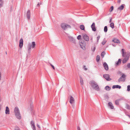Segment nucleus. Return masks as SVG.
Returning <instances> with one entry per match:
<instances>
[{
  "label": "nucleus",
  "mask_w": 130,
  "mask_h": 130,
  "mask_svg": "<svg viewBox=\"0 0 130 130\" xmlns=\"http://www.w3.org/2000/svg\"><path fill=\"white\" fill-rule=\"evenodd\" d=\"M36 45L35 42H32V44L29 43L28 46V52L29 53L30 52V50L31 48H34L35 47Z\"/></svg>",
  "instance_id": "4"
},
{
  "label": "nucleus",
  "mask_w": 130,
  "mask_h": 130,
  "mask_svg": "<svg viewBox=\"0 0 130 130\" xmlns=\"http://www.w3.org/2000/svg\"><path fill=\"white\" fill-rule=\"evenodd\" d=\"M90 84L91 87L97 91L100 90V89L98 85L93 80L91 81Z\"/></svg>",
  "instance_id": "1"
},
{
  "label": "nucleus",
  "mask_w": 130,
  "mask_h": 130,
  "mask_svg": "<svg viewBox=\"0 0 130 130\" xmlns=\"http://www.w3.org/2000/svg\"><path fill=\"white\" fill-rule=\"evenodd\" d=\"M127 67L128 68H130V63H128Z\"/></svg>",
  "instance_id": "41"
},
{
  "label": "nucleus",
  "mask_w": 130,
  "mask_h": 130,
  "mask_svg": "<svg viewBox=\"0 0 130 130\" xmlns=\"http://www.w3.org/2000/svg\"><path fill=\"white\" fill-rule=\"evenodd\" d=\"M6 54H7V52H6Z\"/></svg>",
  "instance_id": "52"
},
{
  "label": "nucleus",
  "mask_w": 130,
  "mask_h": 130,
  "mask_svg": "<svg viewBox=\"0 0 130 130\" xmlns=\"http://www.w3.org/2000/svg\"><path fill=\"white\" fill-rule=\"evenodd\" d=\"M15 129V130H20V129L18 127H16Z\"/></svg>",
  "instance_id": "42"
},
{
  "label": "nucleus",
  "mask_w": 130,
  "mask_h": 130,
  "mask_svg": "<svg viewBox=\"0 0 130 130\" xmlns=\"http://www.w3.org/2000/svg\"><path fill=\"white\" fill-rule=\"evenodd\" d=\"M127 90L128 91H130V85H128L127 86Z\"/></svg>",
  "instance_id": "34"
},
{
  "label": "nucleus",
  "mask_w": 130,
  "mask_h": 130,
  "mask_svg": "<svg viewBox=\"0 0 130 130\" xmlns=\"http://www.w3.org/2000/svg\"><path fill=\"white\" fill-rule=\"evenodd\" d=\"M80 45L81 47L83 50H85L86 49V44L85 43L80 42Z\"/></svg>",
  "instance_id": "10"
},
{
  "label": "nucleus",
  "mask_w": 130,
  "mask_h": 130,
  "mask_svg": "<svg viewBox=\"0 0 130 130\" xmlns=\"http://www.w3.org/2000/svg\"><path fill=\"white\" fill-rule=\"evenodd\" d=\"M105 54V53L104 52H102L101 54V56L103 58Z\"/></svg>",
  "instance_id": "31"
},
{
  "label": "nucleus",
  "mask_w": 130,
  "mask_h": 130,
  "mask_svg": "<svg viewBox=\"0 0 130 130\" xmlns=\"http://www.w3.org/2000/svg\"><path fill=\"white\" fill-rule=\"evenodd\" d=\"M106 41H107L105 40V38H104L103 39V40L102 43V45H104L106 43Z\"/></svg>",
  "instance_id": "26"
},
{
  "label": "nucleus",
  "mask_w": 130,
  "mask_h": 130,
  "mask_svg": "<svg viewBox=\"0 0 130 130\" xmlns=\"http://www.w3.org/2000/svg\"><path fill=\"white\" fill-rule=\"evenodd\" d=\"M100 36L99 35H98L97 37V43H98L99 41V40L100 38Z\"/></svg>",
  "instance_id": "33"
},
{
  "label": "nucleus",
  "mask_w": 130,
  "mask_h": 130,
  "mask_svg": "<svg viewBox=\"0 0 130 130\" xmlns=\"http://www.w3.org/2000/svg\"><path fill=\"white\" fill-rule=\"evenodd\" d=\"M112 41L113 42H114L115 43H120V42L119 40L118 39L115 38L113 40H112Z\"/></svg>",
  "instance_id": "18"
},
{
  "label": "nucleus",
  "mask_w": 130,
  "mask_h": 130,
  "mask_svg": "<svg viewBox=\"0 0 130 130\" xmlns=\"http://www.w3.org/2000/svg\"><path fill=\"white\" fill-rule=\"evenodd\" d=\"M80 28L81 29H82V30H84L85 27L83 25H81L80 26Z\"/></svg>",
  "instance_id": "24"
},
{
  "label": "nucleus",
  "mask_w": 130,
  "mask_h": 130,
  "mask_svg": "<svg viewBox=\"0 0 130 130\" xmlns=\"http://www.w3.org/2000/svg\"><path fill=\"white\" fill-rule=\"evenodd\" d=\"M121 88V86L119 85H113V86L112 87V88L113 89H115L116 88H119V89H120Z\"/></svg>",
  "instance_id": "19"
},
{
  "label": "nucleus",
  "mask_w": 130,
  "mask_h": 130,
  "mask_svg": "<svg viewBox=\"0 0 130 130\" xmlns=\"http://www.w3.org/2000/svg\"><path fill=\"white\" fill-rule=\"evenodd\" d=\"M124 50L122 49V56H124Z\"/></svg>",
  "instance_id": "38"
},
{
  "label": "nucleus",
  "mask_w": 130,
  "mask_h": 130,
  "mask_svg": "<svg viewBox=\"0 0 130 130\" xmlns=\"http://www.w3.org/2000/svg\"><path fill=\"white\" fill-rule=\"evenodd\" d=\"M81 36L80 35H79L78 36L77 38V39H78V40H79L81 38Z\"/></svg>",
  "instance_id": "40"
},
{
  "label": "nucleus",
  "mask_w": 130,
  "mask_h": 130,
  "mask_svg": "<svg viewBox=\"0 0 130 130\" xmlns=\"http://www.w3.org/2000/svg\"><path fill=\"white\" fill-rule=\"evenodd\" d=\"M91 27L92 29V30L93 31H95L96 29L95 27V24L93 22L92 25H91Z\"/></svg>",
  "instance_id": "12"
},
{
  "label": "nucleus",
  "mask_w": 130,
  "mask_h": 130,
  "mask_svg": "<svg viewBox=\"0 0 130 130\" xmlns=\"http://www.w3.org/2000/svg\"><path fill=\"white\" fill-rule=\"evenodd\" d=\"M121 59H119L118 61L116 62L115 64L116 66L118 65L119 64H120L121 62Z\"/></svg>",
  "instance_id": "21"
},
{
  "label": "nucleus",
  "mask_w": 130,
  "mask_h": 130,
  "mask_svg": "<svg viewBox=\"0 0 130 130\" xmlns=\"http://www.w3.org/2000/svg\"><path fill=\"white\" fill-rule=\"evenodd\" d=\"M95 49V47H92L91 48V50L93 52H94Z\"/></svg>",
  "instance_id": "36"
},
{
  "label": "nucleus",
  "mask_w": 130,
  "mask_h": 130,
  "mask_svg": "<svg viewBox=\"0 0 130 130\" xmlns=\"http://www.w3.org/2000/svg\"><path fill=\"white\" fill-rule=\"evenodd\" d=\"M125 76H126L124 74H123L121 76L119 79L118 80V82L124 81L125 80Z\"/></svg>",
  "instance_id": "7"
},
{
  "label": "nucleus",
  "mask_w": 130,
  "mask_h": 130,
  "mask_svg": "<svg viewBox=\"0 0 130 130\" xmlns=\"http://www.w3.org/2000/svg\"><path fill=\"white\" fill-rule=\"evenodd\" d=\"M83 36L84 40L86 41H88L89 40V37L86 34L83 35Z\"/></svg>",
  "instance_id": "8"
},
{
  "label": "nucleus",
  "mask_w": 130,
  "mask_h": 130,
  "mask_svg": "<svg viewBox=\"0 0 130 130\" xmlns=\"http://www.w3.org/2000/svg\"><path fill=\"white\" fill-rule=\"evenodd\" d=\"M3 2L2 0H0V8L2 6L3 4Z\"/></svg>",
  "instance_id": "27"
},
{
  "label": "nucleus",
  "mask_w": 130,
  "mask_h": 130,
  "mask_svg": "<svg viewBox=\"0 0 130 130\" xmlns=\"http://www.w3.org/2000/svg\"><path fill=\"white\" fill-rule=\"evenodd\" d=\"M130 55V54L129 53H126V56L122 60L123 63H125L129 59Z\"/></svg>",
  "instance_id": "5"
},
{
  "label": "nucleus",
  "mask_w": 130,
  "mask_h": 130,
  "mask_svg": "<svg viewBox=\"0 0 130 130\" xmlns=\"http://www.w3.org/2000/svg\"><path fill=\"white\" fill-rule=\"evenodd\" d=\"M113 9V6H112L110 9V12H111L112 11Z\"/></svg>",
  "instance_id": "37"
},
{
  "label": "nucleus",
  "mask_w": 130,
  "mask_h": 130,
  "mask_svg": "<svg viewBox=\"0 0 130 130\" xmlns=\"http://www.w3.org/2000/svg\"><path fill=\"white\" fill-rule=\"evenodd\" d=\"M107 31V26H105L104 29V32H106Z\"/></svg>",
  "instance_id": "29"
},
{
  "label": "nucleus",
  "mask_w": 130,
  "mask_h": 130,
  "mask_svg": "<svg viewBox=\"0 0 130 130\" xmlns=\"http://www.w3.org/2000/svg\"><path fill=\"white\" fill-rule=\"evenodd\" d=\"M5 113V114L7 115H8L9 114V109L8 107V106H7L6 107Z\"/></svg>",
  "instance_id": "17"
},
{
  "label": "nucleus",
  "mask_w": 130,
  "mask_h": 130,
  "mask_svg": "<svg viewBox=\"0 0 130 130\" xmlns=\"http://www.w3.org/2000/svg\"><path fill=\"white\" fill-rule=\"evenodd\" d=\"M23 45V40L22 39H21L19 41V46L21 48Z\"/></svg>",
  "instance_id": "13"
},
{
  "label": "nucleus",
  "mask_w": 130,
  "mask_h": 130,
  "mask_svg": "<svg viewBox=\"0 0 130 130\" xmlns=\"http://www.w3.org/2000/svg\"><path fill=\"white\" fill-rule=\"evenodd\" d=\"M103 77L107 80H111V79L109 77V75L108 74H104Z\"/></svg>",
  "instance_id": "9"
},
{
  "label": "nucleus",
  "mask_w": 130,
  "mask_h": 130,
  "mask_svg": "<svg viewBox=\"0 0 130 130\" xmlns=\"http://www.w3.org/2000/svg\"><path fill=\"white\" fill-rule=\"evenodd\" d=\"M105 89L107 91H109L110 89V88L109 86H107L105 87Z\"/></svg>",
  "instance_id": "23"
},
{
  "label": "nucleus",
  "mask_w": 130,
  "mask_h": 130,
  "mask_svg": "<svg viewBox=\"0 0 130 130\" xmlns=\"http://www.w3.org/2000/svg\"><path fill=\"white\" fill-rule=\"evenodd\" d=\"M121 0H118V3L120 4V3Z\"/></svg>",
  "instance_id": "45"
},
{
  "label": "nucleus",
  "mask_w": 130,
  "mask_h": 130,
  "mask_svg": "<svg viewBox=\"0 0 130 130\" xmlns=\"http://www.w3.org/2000/svg\"><path fill=\"white\" fill-rule=\"evenodd\" d=\"M37 126L38 127V128H40V126L38 124H37Z\"/></svg>",
  "instance_id": "44"
},
{
  "label": "nucleus",
  "mask_w": 130,
  "mask_h": 130,
  "mask_svg": "<svg viewBox=\"0 0 130 130\" xmlns=\"http://www.w3.org/2000/svg\"><path fill=\"white\" fill-rule=\"evenodd\" d=\"M77 130H80V128L79 126L77 127Z\"/></svg>",
  "instance_id": "47"
},
{
  "label": "nucleus",
  "mask_w": 130,
  "mask_h": 130,
  "mask_svg": "<svg viewBox=\"0 0 130 130\" xmlns=\"http://www.w3.org/2000/svg\"><path fill=\"white\" fill-rule=\"evenodd\" d=\"M103 66L105 69L106 70H108V66L107 64L106 63L104 62L103 64Z\"/></svg>",
  "instance_id": "16"
},
{
  "label": "nucleus",
  "mask_w": 130,
  "mask_h": 130,
  "mask_svg": "<svg viewBox=\"0 0 130 130\" xmlns=\"http://www.w3.org/2000/svg\"><path fill=\"white\" fill-rule=\"evenodd\" d=\"M115 103L117 105H118L119 104V101L118 100H117L115 101Z\"/></svg>",
  "instance_id": "35"
},
{
  "label": "nucleus",
  "mask_w": 130,
  "mask_h": 130,
  "mask_svg": "<svg viewBox=\"0 0 130 130\" xmlns=\"http://www.w3.org/2000/svg\"><path fill=\"white\" fill-rule=\"evenodd\" d=\"M14 112L17 118L19 119H20L21 118V116L20 113L19 109L17 107H15V108Z\"/></svg>",
  "instance_id": "2"
},
{
  "label": "nucleus",
  "mask_w": 130,
  "mask_h": 130,
  "mask_svg": "<svg viewBox=\"0 0 130 130\" xmlns=\"http://www.w3.org/2000/svg\"><path fill=\"white\" fill-rule=\"evenodd\" d=\"M31 126L33 130H36L34 122L32 121L31 122Z\"/></svg>",
  "instance_id": "11"
},
{
  "label": "nucleus",
  "mask_w": 130,
  "mask_h": 130,
  "mask_svg": "<svg viewBox=\"0 0 130 130\" xmlns=\"http://www.w3.org/2000/svg\"><path fill=\"white\" fill-rule=\"evenodd\" d=\"M62 29L64 30H66L68 28H70L71 26L68 24L63 23H61L60 25Z\"/></svg>",
  "instance_id": "3"
},
{
  "label": "nucleus",
  "mask_w": 130,
  "mask_h": 130,
  "mask_svg": "<svg viewBox=\"0 0 130 130\" xmlns=\"http://www.w3.org/2000/svg\"><path fill=\"white\" fill-rule=\"evenodd\" d=\"M66 35L68 37L69 40L71 42L74 43H76L75 39L72 37L70 36L68 34H67Z\"/></svg>",
  "instance_id": "6"
},
{
  "label": "nucleus",
  "mask_w": 130,
  "mask_h": 130,
  "mask_svg": "<svg viewBox=\"0 0 130 130\" xmlns=\"http://www.w3.org/2000/svg\"><path fill=\"white\" fill-rule=\"evenodd\" d=\"M83 68L86 71L87 70V68H86V66H84L83 67Z\"/></svg>",
  "instance_id": "39"
},
{
  "label": "nucleus",
  "mask_w": 130,
  "mask_h": 130,
  "mask_svg": "<svg viewBox=\"0 0 130 130\" xmlns=\"http://www.w3.org/2000/svg\"><path fill=\"white\" fill-rule=\"evenodd\" d=\"M100 59V57L99 55L97 56L96 58V60L97 62L99 61Z\"/></svg>",
  "instance_id": "30"
},
{
  "label": "nucleus",
  "mask_w": 130,
  "mask_h": 130,
  "mask_svg": "<svg viewBox=\"0 0 130 130\" xmlns=\"http://www.w3.org/2000/svg\"><path fill=\"white\" fill-rule=\"evenodd\" d=\"M112 18H111L110 19V21H109V23H110L111 22V21L112 20Z\"/></svg>",
  "instance_id": "46"
},
{
  "label": "nucleus",
  "mask_w": 130,
  "mask_h": 130,
  "mask_svg": "<svg viewBox=\"0 0 130 130\" xmlns=\"http://www.w3.org/2000/svg\"><path fill=\"white\" fill-rule=\"evenodd\" d=\"M74 99L73 98L72 96H70V103L71 104H73L74 102Z\"/></svg>",
  "instance_id": "15"
},
{
  "label": "nucleus",
  "mask_w": 130,
  "mask_h": 130,
  "mask_svg": "<svg viewBox=\"0 0 130 130\" xmlns=\"http://www.w3.org/2000/svg\"><path fill=\"white\" fill-rule=\"evenodd\" d=\"M110 26L112 28H113L114 27V24L113 23H111L110 24Z\"/></svg>",
  "instance_id": "25"
},
{
  "label": "nucleus",
  "mask_w": 130,
  "mask_h": 130,
  "mask_svg": "<svg viewBox=\"0 0 130 130\" xmlns=\"http://www.w3.org/2000/svg\"><path fill=\"white\" fill-rule=\"evenodd\" d=\"M91 40H92V38L91 39Z\"/></svg>",
  "instance_id": "50"
},
{
  "label": "nucleus",
  "mask_w": 130,
  "mask_h": 130,
  "mask_svg": "<svg viewBox=\"0 0 130 130\" xmlns=\"http://www.w3.org/2000/svg\"><path fill=\"white\" fill-rule=\"evenodd\" d=\"M37 5H38H38H39V4H38Z\"/></svg>",
  "instance_id": "51"
},
{
  "label": "nucleus",
  "mask_w": 130,
  "mask_h": 130,
  "mask_svg": "<svg viewBox=\"0 0 130 130\" xmlns=\"http://www.w3.org/2000/svg\"><path fill=\"white\" fill-rule=\"evenodd\" d=\"M30 11L29 10H28L27 12L26 15L27 19L29 20L30 19Z\"/></svg>",
  "instance_id": "14"
},
{
  "label": "nucleus",
  "mask_w": 130,
  "mask_h": 130,
  "mask_svg": "<svg viewBox=\"0 0 130 130\" xmlns=\"http://www.w3.org/2000/svg\"><path fill=\"white\" fill-rule=\"evenodd\" d=\"M108 105L111 109H113L114 108V107L111 103L109 102L108 103Z\"/></svg>",
  "instance_id": "20"
},
{
  "label": "nucleus",
  "mask_w": 130,
  "mask_h": 130,
  "mask_svg": "<svg viewBox=\"0 0 130 130\" xmlns=\"http://www.w3.org/2000/svg\"><path fill=\"white\" fill-rule=\"evenodd\" d=\"M127 116L130 118V115H127Z\"/></svg>",
  "instance_id": "49"
},
{
  "label": "nucleus",
  "mask_w": 130,
  "mask_h": 130,
  "mask_svg": "<svg viewBox=\"0 0 130 130\" xmlns=\"http://www.w3.org/2000/svg\"><path fill=\"white\" fill-rule=\"evenodd\" d=\"M51 67H52V68H53V69H55V67L52 64H51Z\"/></svg>",
  "instance_id": "43"
},
{
  "label": "nucleus",
  "mask_w": 130,
  "mask_h": 130,
  "mask_svg": "<svg viewBox=\"0 0 130 130\" xmlns=\"http://www.w3.org/2000/svg\"><path fill=\"white\" fill-rule=\"evenodd\" d=\"M112 45L113 46H116V45H115V44H112Z\"/></svg>",
  "instance_id": "48"
},
{
  "label": "nucleus",
  "mask_w": 130,
  "mask_h": 130,
  "mask_svg": "<svg viewBox=\"0 0 130 130\" xmlns=\"http://www.w3.org/2000/svg\"><path fill=\"white\" fill-rule=\"evenodd\" d=\"M80 82L81 85H83V84L84 83L83 80L82 78L81 77L80 78Z\"/></svg>",
  "instance_id": "28"
},
{
  "label": "nucleus",
  "mask_w": 130,
  "mask_h": 130,
  "mask_svg": "<svg viewBox=\"0 0 130 130\" xmlns=\"http://www.w3.org/2000/svg\"><path fill=\"white\" fill-rule=\"evenodd\" d=\"M126 107L127 109H128L130 110V106L128 104H126Z\"/></svg>",
  "instance_id": "32"
},
{
  "label": "nucleus",
  "mask_w": 130,
  "mask_h": 130,
  "mask_svg": "<svg viewBox=\"0 0 130 130\" xmlns=\"http://www.w3.org/2000/svg\"><path fill=\"white\" fill-rule=\"evenodd\" d=\"M124 8V6L123 5L119 6L118 8V9L120 10H123Z\"/></svg>",
  "instance_id": "22"
}]
</instances>
